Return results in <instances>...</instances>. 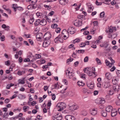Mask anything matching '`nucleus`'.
<instances>
[{
	"label": "nucleus",
	"mask_w": 120,
	"mask_h": 120,
	"mask_svg": "<svg viewBox=\"0 0 120 120\" xmlns=\"http://www.w3.org/2000/svg\"><path fill=\"white\" fill-rule=\"evenodd\" d=\"M66 106V105L65 103L62 102L60 103H58L56 105V107L57 108H60L58 111H60L64 109Z\"/></svg>",
	"instance_id": "1"
},
{
	"label": "nucleus",
	"mask_w": 120,
	"mask_h": 120,
	"mask_svg": "<svg viewBox=\"0 0 120 120\" xmlns=\"http://www.w3.org/2000/svg\"><path fill=\"white\" fill-rule=\"evenodd\" d=\"M51 36L50 33H46L44 36V40L47 41H50V39L51 38Z\"/></svg>",
	"instance_id": "2"
},
{
	"label": "nucleus",
	"mask_w": 120,
	"mask_h": 120,
	"mask_svg": "<svg viewBox=\"0 0 120 120\" xmlns=\"http://www.w3.org/2000/svg\"><path fill=\"white\" fill-rule=\"evenodd\" d=\"M52 118L53 120H55V119H53V118L56 119L57 120H61L62 118V117L60 113H59L57 114L56 115L53 116L52 117Z\"/></svg>",
	"instance_id": "3"
},
{
	"label": "nucleus",
	"mask_w": 120,
	"mask_h": 120,
	"mask_svg": "<svg viewBox=\"0 0 120 120\" xmlns=\"http://www.w3.org/2000/svg\"><path fill=\"white\" fill-rule=\"evenodd\" d=\"M66 75H68L70 78H72L75 75L74 72H70L68 70H67L66 71Z\"/></svg>",
	"instance_id": "4"
},
{
	"label": "nucleus",
	"mask_w": 120,
	"mask_h": 120,
	"mask_svg": "<svg viewBox=\"0 0 120 120\" xmlns=\"http://www.w3.org/2000/svg\"><path fill=\"white\" fill-rule=\"evenodd\" d=\"M54 41L56 43H57L58 41H59L60 43H62L63 42V40L62 38L59 35L55 39Z\"/></svg>",
	"instance_id": "5"
},
{
	"label": "nucleus",
	"mask_w": 120,
	"mask_h": 120,
	"mask_svg": "<svg viewBox=\"0 0 120 120\" xmlns=\"http://www.w3.org/2000/svg\"><path fill=\"white\" fill-rule=\"evenodd\" d=\"M74 24L76 26H80L82 25V22H80L79 20L78 19L74 21Z\"/></svg>",
	"instance_id": "6"
},
{
	"label": "nucleus",
	"mask_w": 120,
	"mask_h": 120,
	"mask_svg": "<svg viewBox=\"0 0 120 120\" xmlns=\"http://www.w3.org/2000/svg\"><path fill=\"white\" fill-rule=\"evenodd\" d=\"M65 118L66 120H76L74 116L70 115H66L65 116Z\"/></svg>",
	"instance_id": "7"
},
{
	"label": "nucleus",
	"mask_w": 120,
	"mask_h": 120,
	"mask_svg": "<svg viewBox=\"0 0 120 120\" xmlns=\"http://www.w3.org/2000/svg\"><path fill=\"white\" fill-rule=\"evenodd\" d=\"M90 113L93 115L94 116L97 113V109H96L94 108L90 110Z\"/></svg>",
	"instance_id": "8"
},
{
	"label": "nucleus",
	"mask_w": 120,
	"mask_h": 120,
	"mask_svg": "<svg viewBox=\"0 0 120 120\" xmlns=\"http://www.w3.org/2000/svg\"><path fill=\"white\" fill-rule=\"evenodd\" d=\"M44 42H43L42 46L43 47H46L48 46L50 44L51 42L50 41H46V40H43Z\"/></svg>",
	"instance_id": "9"
},
{
	"label": "nucleus",
	"mask_w": 120,
	"mask_h": 120,
	"mask_svg": "<svg viewBox=\"0 0 120 120\" xmlns=\"http://www.w3.org/2000/svg\"><path fill=\"white\" fill-rule=\"evenodd\" d=\"M117 114V111L116 109H113L111 112V116L112 117H115Z\"/></svg>",
	"instance_id": "10"
},
{
	"label": "nucleus",
	"mask_w": 120,
	"mask_h": 120,
	"mask_svg": "<svg viewBox=\"0 0 120 120\" xmlns=\"http://www.w3.org/2000/svg\"><path fill=\"white\" fill-rule=\"evenodd\" d=\"M105 77L107 79L110 80L112 79V76L110 73L107 72L105 74Z\"/></svg>",
	"instance_id": "11"
},
{
	"label": "nucleus",
	"mask_w": 120,
	"mask_h": 120,
	"mask_svg": "<svg viewBox=\"0 0 120 120\" xmlns=\"http://www.w3.org/2000/svg\"><path fill=\"white\" fill-rule=\"evenodd\" d=\"M113 109L112 107L110 105L108 106L105 109L106 111L109 112H111Z\"/></svg>",
	"instance_id": "12"
},
{
	"label": "nucleus",
	"mask_w": 120,
	"mask_h": 120,
	"mask_svg": "<svg viewBox=\"0 0 120 120\" xmlns=\"http://www.w3.org/2000/svg\"><path fill=\"white\" fill-rule=\"evenodd\" d=\"M77 106L76 105H72V106H70L69 108V109L71 111H73L77 109Z\"/></svg>",
	"instance_id": "13"
},
{
	"label": "nucleus",
	"mask_w": 120,
	"mask_h": 120,
	"mask_svg": "<svg viewBox=\"0 0 120 120\" xmlns=\"http://www.w3.org/2000/svg\"><path fill=\"white\" fill-rule=\"evenodd\" d=\"M17 4H12V8L13 9L15 14L16 13L17 8L18 7Z\"/></svg>",
	"instance_id": "14"
},
{
	"label": "nucleus",
	"mask_w": 120,
	"mask_h": 120,
	"mask_svg": "<svg viewBox=\"0 0 120 120\" xmlns=\"http://www.w3.org/2000/svg\"><path fill=\"white\" fill-rule=\"evenodd\" d=\"M75 30L74 28H73L72 26H71L69 27L68 29V31H69L71 34H73L75 33V31L72 30Z\"/></svg>",
	"instance_id": "15"
},
{
	"label": "nucleus",
	"mask_w": 120,
	"mask_h": 120,
	"mask_svg": "<svg viewBox=\"0 0 120 120\" xmlns=\"http://www.w3.org/2000/svg\"><path fill=\"white\" fill-rule=\"evenodd\" d=\"M113 89L115 91L117 92L120 90L119 86L118 85L114 86L113 87Z\"/></svg>",
	"instance_id": "16"
},
{
	"label": "nucleus",
	"mask_w": 120,
	"mask_h": 120,
	"mask_svg": "<svg viewBox=\"0 0 120 120\" xmlns=\"http://www.w3.org/2000/svg\"><path fill=\"white\" fill-rule=\"evenodd\" d=\"M40 25L42 26H44L46 24V20L45 19L40 20Z\"/></svg>",
	"instance_id": "17"
},
{
	"label": "nucleus",
	"mask_w": 120,
	"mask_h": 120,
	"mask_svg": "<svg viewBox=\"0 0 120 120\" xmlns=\"http://www.w3.org/2000/svg\"><path fill=\"white\" fill-rule=\"evenodd\" d=\"M110 0H101V2L106 4H109L111 2Z\"/></svg>",
	"instance_id": "18"
},
{
	"label": "nucleus",
	"mask_w": 120,
	"mask_h": 120,
	"mask_svg": "<svg viewBox=\"0 0 120 120\" xmlns=\"http://www.w3.org/2000/svg\"><path fill=\"white\" fill-rule=\"evenodd\" d=\"M91 69L89 68H88L87 69V72H86V73L90 76H91L92 75L93 72L91 71L90 70Z\"/></svg>",
	"instance_id": "19"
},
{
	"label": "nucleus",
	"mask_w": 120,
	"mask_h": 120,
	"mask_svg": "<svg viewBox=\"0 0 120 120\" xmlns=\"http://www.w3.org/2000/svg\"><path fill=\"white\" fill-rule=\"evenodd\" d=\"M40 20L38 19H36V20L35 22L34 23V25L35 26H37L39 24H40Z\"/></svg>",
	"instance_id": "20"
},
{
	"label": "nucleus",
	"mask_w": 120,
	"mask_h": 120,
	"mask_svg": "<svg viewBox=\"0 0 120 120\" xmlns=\"http://www.w3.org/2000/svg\"><path fill=\"white\" fill-rule=\"evenodd\" d=\"M60 3L61 4H65L67 3V0H59Z\"/></svg>",
	"instance_id": "21"
},
{
	"label": "nucleus",
	"mask_w": 120,
	"mask_h": 120,
	"mask_svg": "<svg viewBox=\"0 0 120 120\" xmlns=\"http://www.w3.org/2000/svg\"><path fill=\"white\" fill-rule=\"evenodd\" d=\"M109 32L110 33H111L113 32L114 29H115V30H116V27H112L111 26L109 28Z\"/></svg>",
	"instance_id": "22"
},
{
	"label": "nucleus",
	"mask_w": 120,
	"mask_h": 120,
	"mask_svg": "<svg viewBox=\"0 0 120 120\" xmlns=\"http://www.w3.org/2000/svg\"><path fill=\"white\" fill-rule=\"evenodd\" d=\"M25 71H19L17 72V74L19 75H21L23 74H25Z\"/></svg>",
	"instance_id": "23"
},
{
	"label": "nucleus",
	"mask_w": 120,
	"mask_h": 120,
	"mask_svg": "<svg viewBox=\"0 0 120 120\" xmlns=\"http://www.w3.org/2000/svg\"><path fill=\"white\" fill-rule=\"evenodd\" d=\"M107 112L104 110L102 111L101 112V114L102 116L104 117H106L107 115Z\"/></svg>",
	"instance_id": "24"
},
{
	"label": "nucleus",
	"mask_w": 120,
	"mask_h": 120,
	"mask_svg": "<svg viewBox=\"0 0 120 120\" xmlns=\"http://www.w3.org/2000/svg\"><path fill=\"white\" fill-rule=\"evenodd\" d=\"M19 98L21 99H23L26 98L25 96L24 95H22L21 94H19L18 96Z\"/></svg>",
	"instance_id": "25"
},
{
	"label": "nucleus",
	"mask_w": 120,
	"mask_h": 120,
	"mask_svg": "<svg viewBox=\"0 0 120 120\" xmlns=\"http://www.w3.org/2000/svg\"><path fill=\"white\" fill-rule=\"evenodd\" d=\"M105 101L104 98H101L98 104H104L105 103Z\"/></svg>",
	"instance_id": "26"
},
{
	"label": "nucleus",
	"mask_w": 120,
	"mask_h": 120,
	"mask_svg": "<svg viewBox=\"0 0 120 120\" xmlns=\"http://www.w3.org/2000/svg\"><path fill=\"white\" fill-rule=\"evenodd\" d=\"M28 2H30L32 4H35L37 2V0H27Z\"/></svg>",
	"instance_id": "27"
},
{
	"label": "nucleus",
	"mask_w": 120,
	"mask_h": 120,
	"mask_svg": "<svg viewBox=\"0 0 120 120\" xmlns=\"http://www.w3.org/2000/svg\"><path fill=\"white\" fill-rule=\"evenodd\" d=\"M77 84L79 86H84L85 84L82 81H81V82L78 81L77 82Z\"/></svg>",
	"instance_id": "28"
},
{
	"label": "nucleus",
	"mask_w": 120,
	"mask_h": 120,
	"mask_svg": "<svg viewBox=\"0 0 120 120\" xmlns=\"http://www.w3.org/2000/svg\"><path fill=\"white\" fill-rule=\"evenodd\" d=\"M53 86L54 89H58L59 88V85H58V83L55 84Z\"/></svg>",
	"instance_id": "29"
},
{
	"label": "nucleus",
	"mask_w": 120,
	"mask_h": 120,
	"mask_svg": "<svg viewBox=\"0 0 120 120\" xmlns=\"http://www.w3.org/2000/svg\"><path fill=\"white\" fill-rule=\"evenodd\" d=\"M87 85L89 87V88L90 89H93L94 87L93 84H87Z\"/></svg>",
	"instance_id": "30"
},
{
	"label": "nucleus",
	"mask_w": 120,
	"mask_h": 120,
	"mask_svg": "<svg viewBox=\"0 0 120 120\" xmlns=\"http://www.w3.org/2000/svg\"><path fill=\"white\" fill-rule=\"evenodd\" d=\"M80 39L79 38L76 39L75 40H74L73 43L74 44H75L76 43H78L80 42Z\"/></svg>",
	"instance_id": "31"
},
{
	"label": "nucleus",
	"mask_w": 120,
	"mask_h": 120,
	"mask_svg": "<svg viewBox=\"0 0 120 120\" xmlns=\"http://www.w3.org/2000/svg\"><path fill=\"white\" fill-rule=\"evenodd\" d=\"M23 9V8L21 7H18L17 8V10H18L20 11H22Z\"/></svg>",
	"instance_id": "32"
},
{
	"label": "nucleus",
	"mask_w": 120,
	"mask_h": 120,
	"mask_svg": "<svg viewBox=\"0 0 120 120\" xmlns=\"http://www.w3.org/2000/svg\"><path fill=\"white\" fill-rule=\"evenodd\" d=\"M58 25L56 24H52L51 26L52 28H56L57 27Z\"/></svg>",
	"instance_id": "33"
},
{
	"label": "nucleus",
	"mask_w": 120,
	"mask_h": 120,
	"mask_svg": "<svg viewBox=\"0 0 120 120\" xmlns=\"http://www.w3.org/2000/svg\"><path fill=\"white\" fill-rule=\"evenodd\" d=\"M34 19L33 17L31 19L29 20V22L30 24H32L33 22L34 21Z\"/></svg>",
	"instance_id": "34"
},
{
	"label": "nucleus",
	"mask_w": 120,
	"mask_h": 120,
	"mask_svg": "<svg viewBox=\"0 0 120 120\" xmlns=\"http://www.w3.org/2000/svg\"><path fill=\"white\" fill-rule=\"evenodd\" d=\"M96 60L97 63L99 64H101L100 60L98 58L96 59Z\"/></svg>",
	"instance_id": "35"
},
{
	"label": "nucleus",
	"mask_w": 120,
	"mask_h": 120,
	"mask_svg": "<svg viewBox=\"0 0 120 120\" xmlns=\"http://www.w3.org/2000/svg\"><path fill=\"white\" fill-rule=\"evenodd\" d=\"M60 28L58 27L55 29V31L57 33H59L60 32Z\"/></svg>",
	"instance_id": "36"
},
{
	"label": "nucleus",
	"mask_w": 120,
	"mask_h": 120,
	"mask_svg": "<svg viewBox=\"0 0 120 120\" xmlns=\"http://www.w3.org/2000/svg\"><path fill=\"white\" fill-rule=\"evenodd\" d=\"M85 52L84 50H79L77 52L78 53H83Z\"/></svg>",
	"instance_id": "37"
},
{
	"label": "nucleus",
	"mask_w": 120,
	"mask_h": 120,
	"mask_svg": "<svg viewBox=\"0 0 120 120\" xmlns=\"http://www.w3.org/2000/svg\"><path fill=\"white\" fill-rule=\"evenodd\" d=\"M100 17L101 18H103L104 17V16L105 15V14L104 12L103 11L100 14Z\"/></svg>",
	"instance_id": "38"
},
{
	"label": "nucleus",
	"mask_w": 120,
	"mask_h": 120,
	"mask_svg": "<svg viewBox=\"0 0 120 120\" xmlns=\"http://www.w3.org/2000/svg\"><path fill=\"white\" fill-rule=\"evenodd\" d=\"M109 94L110 95H112L113 94L114 92L112 90H109Z\"/></svg>",
	"instance_id": "39"
},
{
	"label": "nucleus",
	"mask_w": 120,
	"mask_h": 120,
	"mask_svg": "<svg viewBox=\"0 0 120 120\" xmlns=\"http://www.w3.org/2000/svg\"><path fill=\"white\" fill-rule=\"evenodd\" d=\"M86 45V44L84 43H81L80 44V46L81 47H83Z\"/></svg>",
	"instance_id": "40"
},
{
	"label": "nucleus",
	"mask_w": 120,
	"mask_h": 120,
	"mask_svg": "<svg viewBox=\"0 0 120 120\" xmlns=\"http://www.w3.org/2000/svg\"><path fill=\"white\" fill-rule=\"evenodd\" d=\"M29 107L28 106H24L23 107V110L24 112H26L27 110L26 109H29Z\"/></svg>",
	"instance_id": "41"
},
{
	"label": "nucleus",
	"mask_w": 120,
	"mask_h": 120,
	"mask_svg": "<svg viewBox=\"0 0 120 120\" xmlns=\"http://www.w3.org/2000/svg\"><path fill=\"white\" fill-rule=\"evenodd\" d=\"M81 78L82 79H86V75L84 74H82L81 75Z\"/></svg>",
	"instance_id": "42"
},
{
	"label": "nucleus",
	"mask_w": 120,
	"mask_h": 120,
	"mask_svg": "<svg viewBox=\"0 0 120 120\" xmlns=\"http://www.w3.org/2000/svg\"><path fill=\"white\" fill-rule=\"evenodd\" d=\"M36 15L38 17H41V16L43 15V14L42 13H37Z\"/></svg>",
	"instance_id": "43"
},
{
	"label": "nucleus",
	"mask_w": 120,
	"mask_h": 120,
	"mask_svg": "<svg viewBox=\"0 0 120 120\" xmlns=\"http://www.w3.org/2000/svg\"><path fill=\"white\" fill-rule=\"evenodd\" d=\"M10 63L9 60H8L7 61L5 62V64L6 65L9 66L10 65Z\"/></svg>",
	"instance_id": "44"
},
{
	"label": "nucleus",
	"mask_w": 120,
	"mask_h": 120,
	"mask_svg": "<svg viewBox=\"0 0 120 120\" xmlns=\"http://www.w3.org/2000/svg\"><path fill=\"white\" fill-rule=\"evenodd\" d=\"M1 40L2 41H4L5 40V37L4 35L2 36L0 38Z\"/></svg>",
	"instance_id": "45"
},
{
	"label": "nucleus",
	"mask_w": 120,
	"mask_h": 120,
	"mask_svg": "<svg viewBox=\"0 0 120 120\" xmlns=\"http://www.w3.org/2000/svg\"><path fill=\"white\" fill-rule=\"evenodd\" d=\"M88 60V56H86L84 58V62H87Z\"/></svg>",
	"instance_id": "46"
},
{
	"label": "nucleus",
	"mask_w": 120,
	"mask_h": 120,
	"mask_svg": "<svg viewBox=\"0 0 120 120\" xmlns=\"http://www.w3.org/2000/svg\"><path fill=\"white\" fill-rule=\"evenodd\" d=\"M95 4L97 5H100L102 4V3L98 2V0H96L95 2Z\"/></svg>",
	"instance_id": "47"
},
{
	"label": "nucleus",
	"mask_w": 120,
	"mask_h": 120,
	"mask_svg": "<svg viewBox=\"0 0 120 120\" xmlns=\"http://www.w3.org/2000/svg\"><path fill=\"white\" fill-rule=\"evenodd\" d=\"M8 116V113L7 112L5 113L3 116V118H7V116Z\"/></svg>",
	"instance_id": "48"
},
{
	"label": "nucleus",
	"mask_w": 120,
	"mask_h": 120,
	"mask_svg": "<svg viewBox=\"0 0 120 120\" xmlns=\"http://www.w3.org/2000/svg\"><path fill=\"white\" fill-rule=\"evenodd\" d=\"M65 33L68 34V31H66L65 30H64L62 32V34H64Z\"/></svg>",
	"instance_id": "49"
},
{
	"label": "nucleus",
	"mask_w": 120,
	"mask_h": 120,
	"mask_svg": "<svg viewBox=\"0 0 120 120\" xmlns=\"http://www.w3.org/2000/svg\"><path fill=\"white\" fill-rule=\"evenodd\" d=\"M37 118L38 120H41L42 119V116H40V115H38L37 116Z\"/></svg>",
	"instance_id": "50"
},
{
	"label": "nucleus",
	"mask_w": 120,
	"mask_h": 120,
	"mask_svg": "<svg viewBox=\"0 0 120 120\" xmlns=\"http://www.w3.org/2000/svg\"><path fill=\"white\" fill-rule=\"evenodd\" d=\"M15 66V65L14 64H11L9 68V69H11V71H12V69L13 67H14Z\"/></svg>",
	"instance_id": "51"
},
{
	"label": "nucleus",
	"mask_w": 120,
	"mask_h": 120,
	"mask_svg": "<svg viewBox=\"0 0 120 120\" xmlns=\"http://www.w3.org/2000/svg\"><path fill=\"white\" fill-rule=\"evenodd\" d=\"M5 10L8 12V13L9 14H11V11L9 9L7 8Z\"/></svg>",
	"instance_id": "52"
},
{
	"label": "nucleus",
	"mask_w": 120,
	"mask_h": 120,
	"mask_svg": "<svg viewBox=\"0 0 120 120\" xmlns=\"http://www.w3.org/2000/svg\"><path fill=\"white\" fill-rule=\"evenodd\" d=\"M15 45H17L18 46H17V47L18 48L21 45L22 43H16Z\"/></svg>",
	"instance_id": "53"
},
{
	"label": "nucleus",
	"mask_w": 120,
	"mask_h": 120,
	"mask_svg": "<svg viewBox=\"0 0 120 120\" xmlns=\"http://www.w3.org/2000/svg\"><path fill=\"white\" fill-rule=\"evenodd\" d=\"M10 101V100L8 98H7L5 99L4 100V102L5 103L7 104L9 103Z\"/></svg>",
	"instance_id": "54"
},
{
	"label": "nucleus",
	"mask_w": 120,
	"mask_h": 120,
	"mask_svg": "<svg viewBox=\"0 0 120 120\" xmlns=\"http://www.w3.org/2000/svg\"><path fill=\"white\" fill-rule=\"evenodd\" d=\"M30 61V59L29 58H25L24 60V62H27Z\"/></svg>",
	"instance_id": "55"
},
{
	"label": "nucleus",
	"mask_w": 120,
	"mask_h": 120,
	"mask_svg": "<svg viewBox=\"0 0 120 120\" xmlns=\"http://www.w3.org/2000/svg\"><path fill=\"white\" fill-rule=\"evenodd\" d=\"M17 95L16 94H15L13 95L12 97H10V99H12L14 98H16L17 97Z\"/></svg>",
	"instance_id": "56"
},
{
	"label": "nucleus",
	"mask_w": 120,
	"mask_h": 120,
	"mask_svg": "<svg viewBox=\"0 0 120 120\" xmlns=\"http://www.w3.org/2000/svg\"><path fill=\"white\" fill-rule=\"evenodd\" d=\"M83 15H80L78 16L77 18L78 19H82L83 18Z\"/></svg>",
	"instance_id": "57"
},
{
	"label": "nucleus",
	"mask_w": 120,
	"mask_h": 120,
	"mask_svg": "<svg viewBox=\"0 0 120 120\" xmlns=\"http://www.w3.org/2000/svg\"><path fill=\"white\" fill-rule=\"evenodd\" d=\"M23 51L21 50H20L18 52H16L17 53L18 55H22V53Z\"/></svg>",
	"instance_id": "58"
},
{
	"label": "nucleus",
	"mask_w": 120,
	"mask_h": 120,
	"mask_svg": "<svg viewBox=\"0 0 120 120\" xmlns=\"http://www.w3.org/2000/svg\"><path fill=\"white\" fill-rule=\"evenodd\" d=\"M89 32L87 30H86L83 33V34L85 35H87L89 33Z\"/></svg>",
	"instance_id": "59"
},
{
	"label": "nucleus",
	"mask_w": 120,
	"mask_h": 120,
	"mask_svg": "<svg viewBox=\"0 0 120 120\" xmlns=\"http://www.w3.org/2000/svg\"><path fill=\"white\" fill-rule=\"evenodd\" d=\"M73 60V58H69L67 60V63L69 62H71Z\"/></svg>",
	"instance_id": "60"
},
{
	"label": "nucleus",
	"mask_w": 120,
	"mask_h": 120,
	"mask_svg": "<svg viewBox=\"0 0 120 120\" xmlns=\"http://www.w3.org/2000/svg\"><path fill=\"white\" fill-rule=\"evenodd\" d=\"M93 23L94 26H97L98 24V22L97 21H94V22Z\"/></svg>",
	"instance_id": "61"
},
{
	"label": "nucleus",
	"mask_w": 120,
	"mask_h": 120,
	"mask_svg": "<svg viewBox=\"0 0 120 120\" xmlns=\"http://www.w3.org/2000/svg\"><path fill=\"white\" fill-rule=\"evenodd\" d=\"M116 72L118 77H120V71L117 70V72Z\"/></svg>",
	"instance_id": "62"
},
{
	"label": "nucleus",
	"mask_w": 120,
	"mask_h": 120,
	"mask_svg": "<svg viewBox=\"0 0 120 120\" xmlns=\"http://www.w3.org/2000/svg\"><path fill=\"white\" fill-rule=\"evenodd\" d=\"M19 62L20 63H21L22 62V61H23V59L21 57H20L19 58Z\"/></svg>",
	"instance_id": "63"
},
{
	"label": "nucleus",
	"mask_w": 120,
	"mask_h": 120,
	"mask_svg": "<svg viewBox=\"0 0 120 120\" xmlns=\"http://www.w3.org/2000/svg\"><path fill=\"white\" fill-rule=\"evenodd\" d=\"M116 67H113L112 68L110 69V71H113L116 69Z\"/></svg>",
	"instance_id": "64"
}]
</instances>
